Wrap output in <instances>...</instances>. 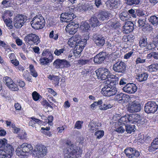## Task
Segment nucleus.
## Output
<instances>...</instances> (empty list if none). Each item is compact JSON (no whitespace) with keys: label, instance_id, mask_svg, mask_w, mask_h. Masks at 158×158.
<instances>
[{"label":"nucleus","instance_id":"1","mask_svg":"<svg viewBox=\"0 0 158 158\" xmlns=\"http://www.w3.org/2000/svg\"><path fill=\"white\" fill-rule=\"evenodd\" d=\"M63 152L64 158H77L81 156L82 149L80 147L74 145L72 142L68 141Z\"/></svg>","mask_w":158,"mask_h":158},{"label":"nucleus","instance_id":"2","mask_svg":"<svg viewBox=\"0 0 158 158\" xmlns=\"http://www.w3.org/2000/svg\"><path fill=\"white\" fill-rule=\"evenodd\" d=\"M107 84L102 89L101 92L105 96L110 97L114 95L117 91L114 86L118 83V81L114 79H108L106 81Z\"/></svg>","mask_w":158,"mask_h":158},{"label":"nucleus","instance_id":"3","mask_svg":"<svg viewBox=\"0 0 158 158\" xmlns=\"http://www.w3.org/2000/svg\"><path fill=\"white\" fill-rule=\"evenodd\" d=\"M33 148L30 144L24 143L18 146L16 150V152L19 157H27L32 152Z\"/></svg>","mask_w":158,"mask_h":158},{"label":"nucleus","instance_id":"4","mask_svg":"<svg viewBox=\"0 0 158 158\" xmlns=\"http://www.w3.org/2000/svg\"><path fill=\"white\" fill-rule=\"evenodd\" d=\"M96 72L98 79L102 80L109 78H110V80L114 79L115 77L114 75L111 74L108 69L105 68H100Z\"/></svg>","mask_w":158,"mask_h":158},{"label":"nucleus","instance_id":"5","mask_svg":"<svg viewBox=\"0 0 158 158\" xmlns=\"http://www.w3.org/2000/svg\"><path fill=\"white\" fill-rule=\"evenodd\" d=\"M45 23L44 18L40 15H36L34 17L31 22L32 27L35 29L42 28L44 26Z\"/></svg>","mask_w":158,"mask_h":158},{"label":"nucleus","instance_id":"6","mask_svg":"<svg viewBox=\"0 0 158 158\" xmlns=\"http://www.w3.org/2000/svg\"><path fill=\"white\" fill-rule=\"evenodd\" d=\"M14 152V148L11 145L6 144L3 148H0V158H10Z\"/></svg>","mask_w":158,"mask_h":158},{"label":"nucleus","instance_id":"7","mask_svg":"<svg viewBox=\"0 0 158 158\" xmlns=\"http://www.w3.org/2000/svg\"><path fill=\"white\" fill-rule=\"evenodd\" d=\"M24 40L30 45L34 44L37 45L40 42L39 37L35 34L32 33L26 36L24 38Z\"/></svg>","mask_w":158,"mask_h":158},{"label":"nucleus","instance_id":"8","mask_svg":"<svg viewBox=\"0 0 158 158\" xmlns=\"http://www.w3.org/2000/svg\"><path fill=\"white\" fill-rule=\"evenodd\" d=\"M158 106L154 101H149L145 104L144 107L145 112L148 113H154L157 110Z\"/></svg>","mask_w":158,"mask_h":158},{"label":"nucleus","instance_id":"9","mask_svg":"<svg viewBox=\"0 0 158 158\" xmlns=\"http://www.w3.org/2000/svg\"><path fill=\"white\" fill-rule=\"evenodd\" d=\"M127 110L130 113L137 112L140 111L141 105L138 101L132 102L128 105Z\"/></svg>","mask_w":158,"mask_h":158},{"label":"nucleus","instance_id":"10","mask_svg":"<svg viewBox=\"0 0 158 158\" xmlns=\"http://www.w3.org/2000/svg\"><path fill=\"white\" fill-rule=\"evenodd\" d=\"M71 11H68L64 13H62L60 15V20L63 22H69L71 21L74 18V15L73 13V10L72 8L70 10Z\"/></svg>","mask_w":158,"mask_h":158},{"label":"nucleus","instance_id":"11","mask_svg":"<svg viewBox=\"0 0 158 158\" xmlns=\"http://www.w3.org/2000/svg\"><path fill=\"white\" fill-rule=\"evenodd\" d=\"M36 156L38 158L43 157L46 154L47 148L46 147L41 145H36L35 149Z\"/></svg>","mask_w":158,"mask_h":158},{"label":"nucleus","instance_id":"12","mask_svg":"<svg viewBox=\"0 0 158 158\" xmlns=\"http://www.w3.org/2000/svg\"><path fill=\"white\" fill-rule=\"evenodd\" d=\"M78 27V24L75 22H72L66 26L65 30L67 33L70 35H73L77 31Z\"/></svg>","mask_w":158,"mask_h":158},{"label":"nucleus","instance_id":"13","mask_svg":"<svg viewBox=\"0 0 158 158\" xmlns=\"http://www.w3.org/2000/svg\"><path fill=\"white\" fill-rule=\"evenodd\" d=\"M126 65L122 61H118L114 64L113 66V70L116 72L123 73L126 69Z\"/></svg>","mask_w":158,"mask_h":158},{"label":"nucleus","instance_id":"14","mask_svg":"<svg viewBox=\"0 0 158 158\" xmlns=\"http://www.w3.org/2000/svg\"><path fill=\"white\" fill-rule=\"evenodd\" d=\"M123 91L128 94H133L136 92L137 87L133 83H128L123 88Z\"/></svg>","mask_w":158,"mask_h":158},{"label":"nucleus","instance_id":"15","mask_svg":"<svg viewBox=\"0 0 158 158\" xmlns=\"http://www.w3.org/2000/svg\"><path fill=\"white\" fill-rule=\"evenodd\" d=\"M93 40L98 46H102L104 44L105 40L104 37L100 35L95 34L93 36Z\"/></svg>","mask_w":158,"mask_h":158},{"label":"nucleus","instance_id":"16","mask_svg":"<svg viewBox=\"0 0 158 158\" xmlns=\"http://www.w3.org/2000/svg\"><path fill=\"white\" fill-rule=\"evenodd\" d=\"M25 21V19L22 16H17L14 19V26L16 28H20Z\"/></svg>","mask_w":158,"mask_h":158},{"label":"nucleus","instance_id":"17","mask_svg":"<svg viewBox=\"0 0 158 158\" xmlns=\"http://www.w3.org/2000/svg\"><path fill=\"white\" fill-rule=\"evenodd\" d=\"M106 53L105 52H102L95 56L94 61L95 63L100 64L102 63L106 58Z\"/></svg>","mask_w":158,"mask_h":158},{"label":"nucleus","instance_id":"18","mask_svg":"<svg viewBox=\"0 0 158 158\" xmlns=\"http://www.w3.org/2000/svg\"><path fill=\"white\" fill-rule=\"evenodd\" d=\"M133 24L131 21L126 22L123 27V31L126 34L128 33L133 30Z\"/></svg>","mask_w":158,"mask_h":158},{"label":"nucleus","instance_id":"19","mask_svg":"<svg viewBox=\"0 0 158 158\" xmlns=\"http://www.w3.org/2000/svg\"><path fill=\"white\" fill-rule=\"evenodd\" d=\"M118 0H107L106 2L107 8L109 9H114L118 7Z\"/></svg>","mask_w":158,"mask_h":158},{"label":"nucleus","instance_id":"20","mask_svg":"<svg viewBox=\"0 0 158 158\" xmlns=\"http://www.w3.org/2000/svg\"><path fill=\"white\" fill-rule=\"evenodd\" d=\"M127 117L128 118V121L131 123H133L134 122H137L140 119V115L136 114L127 115Z\"/></svg>","mask_w":158,"mask_h":158},{"label":"nucleus","instance_id":"21","mask_svg":"<svg viewBox=\"0 0 158 158\" xmlns=\"http://www.w3.org/2000/svg\"><path fill=\"white\" fill-rule=\"evenodd\" d=\"M107 27L110 28L117 29L120 26V23L116 21H114L113 19L109 21L106 23Z\"/></svg>","mask_w":158,"mask_h":158},{"label":"nucleus","instance_id":"22","mask_svg":"<svg viewBox=\"0 0 158 158\" xmlns=\"http://www.w3.org/2000/svg\"><path fill=\"white\" fill-rule=\"evenodd\" d=\"M158 149V138H155L148 148L149 152H153Z\"/></svg>","mask_w":158,"mask_h":158},{"label":"nucleus","instance_id":"23","mask_svg":"<svg viewBox=\"0 0 158 158\" xmlns=\"http://www.w3.org/2000/svg\"><path fill=\"white\" fill-rule=\"evenodd\" d=\"M85 42L82 41L78 42L76 45L75 48V50L77 51L78 53H81L86 43H85V42L86 41V40H85Z\"/></svg>","mask_w":158,"mask_h":158},{"label":"nucleus","instance_id":"24","mask_svg":"<svg viewBox=\"0 0 158 158\" xmlns=\"http://www.w3.org/2000/svg\"><path fill=\"white\" fill-rule=\"evenodd\" d=\"M158 34L153 39L152 41V43H149L148 46V49L150 50L152 48L156 47L158 46Z\"/></svg>","mask_w":158,"mask_h":158},{"label":"nucleus","instance_id":"25","mask_svg":"<svg viewBox=\"0 0 158 158\" xmlns=\"http://www.w3.org/2000/svg\"><path fill=\"white\" fill-rule=\"evenodd\" d=\"M42 56L45 58L49 59L52 61L53 59V56L52 53L48 49H46L44 50L42 53Z\"/></svg>","mask_w":158,"mask_h":158},{"label":"nucleus","instance_id":"26","mask_svg":"<svg viewBox=\"0 0 158 158\" xmlns=\"http://www.w3.org/2000/svg\"><path fill=\"white\" fill-rule=\"evenodd\" d=\"M35 123L40 125L42 124V122L39 119L32 117L30 119V120L29 123V126L34 127L35 126Z\"/></svg>","mask_w":158,"mask_h":158},{"label":"nucleus","instance_id":"27","mask_svg":"<svg viewBox=\"0 0 158 158\" xmlns=\"http://www.w3.org/2000/svg\"><path fill=\"white\" fill-rule=\"evenodd\" d=\"M120 19L123 21H126L131 18L130 15L127 12H123L119 15Z\"/></svg>","mask_w":158,"mask_h":158},{"label":"nucleus","instance_id":"28","mask_svg":"<svg viewBox=\"0 0 158 158\" xmlns=\"http://www.w3.org/2000/svg\"><path fill=\"white\" fill-rule=\"evenodd\" d=\"M148 77V75L146 73H143L139 74L138 75L136 79L140 82H142L147 80Z\"/></svg>","mask_w":158,"mask_h":158},{"label":"nucleus","instance_id":"29","mask_svg":"<svg viewBox=\"0 0 158 158\" xmlns=\"http://www.w3.org/2000/svg\"><path fill=\"white\" fill-rule=\"evenodd\" d=\"M53 65L55 68L58 69H62V59H56L53 62Z\"/></svg>","mask_w":158,"mask_h":158},{"label":"nucleus","instance_id":"30","mask_svg":"<svg viewBox=\"0 0 158 158\" xmlns=\"http://www.w3.org/2000/svg\"><path fill=\"white\" fill-rule=\"evenodd\" d=\"M90 23L92 27H95L99 24V21L96 17L93 16L90 19Z\"/></svg>","mask_w":158,"mask_h":158},{"label":"nucleus","instance_id":"31","mask_svg":"<svg viewBox=\"0 0 158 158\" xmlns=\"http://www.w3.org/2000/svg\"><path fill=\"white\" fill-rule=\"evenodd\" d=\"M89 129L92 131V132L96 131L98 129V126L95 122H90L89 124Z\"/></svg>","mask_w":158,"mask_h":158},{"label":"nucleus","instance_id":"32","mask_svg":"<svg viewBox=\"0 0 158 158\" xmlns=\"http://www.w3.org/2000/svg\"><path fill=\"white\" fill-rule=\"evenodd\" d=\"M80 28L83 31H87L89 29L90 26L87 22H82L80 25Z\"/></svg>","mask_w":158,"mask_h":158},{"label":"nucleus","instance_id":"33","mask_svg":"<svg viewBox=\"0 0 158 158\" xmlns=\"http://www.w3.org/2000/svg\"><path fill=\"white\" fill-rule=\"evenodd\" d=\"M48 78L51 80L52 82H54L55 84H57L59 83L60 78L57 76L53 75H49L48 76Z\"/></svg>","mask_w":158,"mask_h":158},{"label":"nucleus","instance_id":"34","mask_svg":"<svg viewBox=\"0 0 158 158\" xmlns=\"http://www.w3.org/2000/svg\"><path fill=\"white\" fill-rule=\"evenodd\" d=\"M133 149L131 148H128L126 149L124 152L126 155V156L129 158H132V153L133 152Z\"/></svg>","mask_w":158,"mask_h":158},{"label":"nucleus","instance_id":"35","mask_svg":"<svg viewBox=\"0 0 158 158\" xmlns=\"http://www.w3.org/2000/svg\"><path fill=\"white\" fill-rule=\"evenodd\" d=\"M109 17V13L107 12H102L99 14L98 17L100 20L103 21Z\"/></svg>","mask_w":158,"mask_h":158},{"label":"nucleus","instance_id":"36","mask_svg":"<svg viewBox=\"0 0 158 158\" xmlns=\"http://www.w3.org/2000/svg\"><path fill=\"white\" fill-rule=\"evenodd\" d=\"M124 127L126 128V131L128 133H131L132 132H134L135 131L134 125H124Z\"/></svg>","mask_w":158,"mask_h":158},{"label":"nucleus","instance_id":"37","mask_svg":"<svg viewBox=\"0 0 158 158\" xmlns=\"http://www.w3.org/2000/svg\"><path fill=\"white\" fill-rule=\"evenodd\" d=\"M113 106V105L110 103H104L103 105L102 104L99 106V109L101 110H105L111 108Z\"/></svg>","mask_w":158,"mask_h":158},{"label":"nucleus","instance_id":"38","mask_svg":"<svg viewBox=\"0 0 158 158\" xmlns=\"http://www.w3.org/2000/svg\"><path fill=\"white\" fill-rule=\"evenodd\" d=\"M3 81L6 86L9 88L10 86L14 82L12 80L10 77H6L4 78Z\"/></svg>","mask_w":158,"mask_h":158},{"label":"nucleus","instance_id":"39","mask_svg":"<svg viewBox=\"0 0 158 158\" xmlns=\"http://www.w3.org/2000/svg\"><path fill=\"white\" fill-rule=\"evenodd\" d=\"M40 64L42 65L47 64L52 61L47 58H45L42 56L39 60Z\"/></svg>","mask_w":158,"mask_h":158},{"label":"nucleus","instance_id":"40","mask_svg":"<svg viewBox=\"0 0 158 158\" xmlns=\"http://www.w3.org/2000/svg\"><path fill=\"white\" fill-rule=\"evenodd\" d=\"M149 21L153 25L158 24V17L156 16H153L150 17L149 19Z\"/></svg>","mask_w":158,"mask_h":158},{"label":"nucleus","instance_id":"41","mask_svg":"<svg viewBox=\"0 0 158 158\" xmlns=\"http://www.w3.org/2000/svg\"><path fill=\"white\" fill-rule=\"evenodd\" d=\"M148 69L149 72H151L155 71L158 69V64H152L148 66Z\"/></svg>","mask_w":158,"mask_h":158},{"label":"nucleus","instance_id":"42","mask_svg":"<svg viewBox=\"0 0 158 158\" xmlns=\"http://www.w3.org/2000/svg\"><path fill=\"white\" fill-rule=\"evenodd\" d=\"M13 15V12L10 10H6L4 11L3 15H2V18L3 20L5 17L8 16L11 17Z\"/></svg>","mask_w":158,"mask_h":158},{"label":"nucleus","instance_id":"43","mask_svg":"<svg viewBox=\"0 0 158 158\" xmlns=\"http://www.w3.org/2000/svg\"><path fill=\"white\" fill-rule=\"evenodd\" d=\"M103 103L102 101V100H99L98 102H94L92 104L90 105V107L91 109L94 110L95 108H96V107L98 106H100Z\"/></svg>","mask_w":158,"mask_h":158},{"label":"nucleus","instance_id":"44","mask_svg":"<svg viewBox=\"0 0 158 158\" xmlns=\"http://www.w3.org/2000/svg\"><path fill=\"white\" fill-rule=\"evenodd\" d=\"M139 45L141 47H146L148 44L147 38H142L139 42Z\"/></svg>","mask_w":158,"mask_h":158},{"label":"nucleus","instance_id":"45","mask_svg":"<svg viewBox=\"0 0 158 158\" xmlns=\"http://www.w3.org/2000/svg\"><path fill=\"white\" fill-rule=\"evenodd\" d=\"M29 68L31 74L34 77H36L37 76L38 74L34 68V66L32 64L30 65Z\"/></svg>","mask_w":158,"mask_h":158},{"label":"nucleus","instance_id":"46","mask_svg":"<svg viewBox=\"0 0 158 158\" xmlns=\"http://www.w3.org/2000/svg\"><path fill=\"white\" fill-rule=\"evenodd\" d=\"M95 131L94 135L96 136V138L97 139H100L104 135V132L102 130H97Z\"/></svg>","mask_w":158,"mask_h":158},{"label":"nucleus","instance_id":"47","mask_svg":"<svg viewBox=\"0 0 158 158\" xmlns=\"http://www.w3.org/2000/svg\"><path fill=\"white\" fill-rule=\"evenodd\" d=\"M77 43L76 42L73 38H70L68 42V44L71 47H73L77 44Z\"/></svg>","mask_w":158,"mask_h":158},{"label":"nucleus","instance_id":"48","mask_svg":"<svg viewBox=\"0 0 158 158\" xmlns=\"http://www.w3.org/2000/svg\"><path fill=\"white\" fill-rule=\"evenodd\" d=\"M89 6L87 4H85L84 5H81L77 8V10L80 11H86L88 10Z\"/></svg>","mask_w":158,"mask_h":158},{"label":"nucleus","instance_id":"49","mask_svg":"<svg viewBox=\"0 0 158 158\" xmlns=\"http://www.w3.org/2000/svg\"><path fill=\"white\" fill-rule=\"evenodd\" d=\"M3 20L9 29H11L12 28L13 26L12 25V21L11 19L9 18L5 19V18H4V20Z\"/></svg>","mask_w":158,"mask_h":158},{"label":"nucleus","instance_id":"50","mask_svg":"<svg viewBox=\"0 0 158 158\" xmlns=\"http://www.w3.org/2000/svg\"><path fill=\"white\" fill-rule=\"evenodd\" d=\"M127 3L128 5H138L140 2V0H127Z\"/></svg>","mask_w":158,"mask_h":158},{"label":"nucleus","instance_id":"51","mask_svg":"<svg viewBox=\"0 0 158 158\" xmlns=\"http://www.w3.org/2000/svg\"><path fill=\"white\" fill-rule=\"evenodd\" d=\"M62 69L65 68H68L70 66V64L69 62L64 59H62Z\"/></svg>","mask_w":158,"mask_h":158},{"label":"nucleus","instance_id":"52","mask_svg":"<svg viewBox=\"0 0 158 158\" xmlns=\"http://www.w3.org/2000/svg\"><path fill=\"white\" fill-rule=\"evenodd\" d=\"M26 134L24 131L22 130L19 134V137L20 139H24L26 137Z\"/></svg>","mask_w":158,"mask_h":158},{"label":"nucleus","instance_id":"53","mask_svg":"<svg viewBox=\"0 0 158 158\" xmlns=\"http://www.w3.org/2000/svg\"><path fill=\"white\" fill-rule=\"evenodd\" d=\"M65 51V49L64 48H61L59 49H56L54 52V54L56 56H59L63 53Z\"/></svg>","mask_w":158,"mask_h":158},{"label":"nucleus","instance_id":"54","mask_svg":"<svg viewBox=\"0 0 158 158\" xmlns=\"http://www.w3.org/2000/svg\"><path fill=\"white\" fill-rule=\"evenodd\" d=\"M9 88L11 90L13 91H17L19 90V88L17 85L14 82L13 83V84L11 85Z\"/></svg>","mask_w":158,"mask_h":158},{"label":"nucleus","instance_id":"55","mask_svg":"<svg viewBox=\"0 0 158 158\" xmlns=\"http://www.w3.org/2000/svg\"><path fill=\"white\" fill-rule=\"evenodd\" d=\"M40 95L36 91H34L32 94V96L33 100L35 101L40 99Z\"/></svg>","mask_w":158,"mask_h":158},{"label":"nucleus","instance_id":"56","mask_svg":"<svg viewBox=\"0 0 158 158\" xmlns=\"http://www.w3.org/2000/svg\"><path fill=\"white\" fill-rule=\"evenodd\" d=\"M145 21L146 20L145 19H139L138 21H137L139 26L140 27H143L145 24Z\"/></svg>","mask_w":158,"mask_h":158},{"label":"nucleus","instance_id":"57","mask_svg":"<svg viewBox=\"0 0 158 158\" xmlns=\"http://www.w3.org/2000/svg\"><path fill=\"white\" fill-rule=\"evenodd\" d=\"M7 140L5 139H0V148H3L5 145L8 144L7 143Z\"/></svg>","mask_w":158,"mask_h":158},{"label":"nucleus","instance_id":"58","mask_svg":"<svg viewBox=\"0 0 158 158\" xmlns=\"http://www.w3.org/2000/svg\"><path fill=\"white\" fill-rule=\"evenodd\" d=\"M83 122L80 121H77L74 125V128L77 129H80L81 128Z\"/></svg>","mask_w":158,"mask_h":158},{"label":"nucleus","instance_id":"59","mask_svg":"<svg viewBox=\"0 0 158 158\" xmlns=\"http://www.w3.org/2000/svg\"><path fill=\"white\" fill-rule=\"evenodd\" d=\"M146 59H143L140 57H138L135 60L136 64H143L146 62Z\"/></svg>","mask_w":158,"mask_h":158},{"label":"nucleus","instance_id":"60","mask_svg":"<svg viewBox=\"0 0 158 158\" xmlns=\"http://www.w3.org/2000/svg\"><path fill=\"white\" fill-rule=\"evenodd\" d=\"M54 31H52L50 33L49 37L51 38H53L55 40H56L58 38V35L57 34H55L54 36Z\"/></svg>","mask_w":158,"mask_h":158},{"label":"nucleus","instance_id":"61","mask_svg":"<svg viewBox=\"0 0 158 158\" xmlns=\"http://www.w3.org/2000/svg\"><path fill=\"white\" fill-rule=\"evenodd\" d=\"M2 3L5 7H9L11 6V2L9 1L3 0Z\"/></svg>","mask_w":158,"mask_h":158},{"label":"nucleus","instance_id":"62","mask_svg":"<svg viewBox=\"0 0 158 158\" xmlns=\"http://www.w3.org/2000/svg\"><path fill=\"white\" fill-rule=\"evenodd\" d=\"M132 154V158H136L139 156L140 154L138 151L134 148Z\"/></svg>","mask_w":158,"mask_h":158},{"label":"nucleus","instance_id":"63","mask_svg":"<svg viewBox=\"0 0 158 158\" xmlns=\"http://www.w3.org/2000/svg\"><path fill=\"white\" fill-rule=\"evenodd\" d=\"M53 118L52 116L50 115L48 116V118L47 119V121L46 122H48L49 125H50L51 126H52V121L53 120Z\"/></svg>","mask_w":158,"mask_h":158},{"label":"nucleus","instance_id":"64","mask_svg":"<svg viewBox=\"0 0 158 158\" xmlns=\"http://www.w3.org/2000/svg\"><path fill=\"white\" fill-rule=\"evenodd\" d=\"M128 118H127V115L121 117L119 119V121L124 124L125 123H127V122H129L128 120Z\"/></svg>","mask_w":158,"mask_h":158}]
</instances>
